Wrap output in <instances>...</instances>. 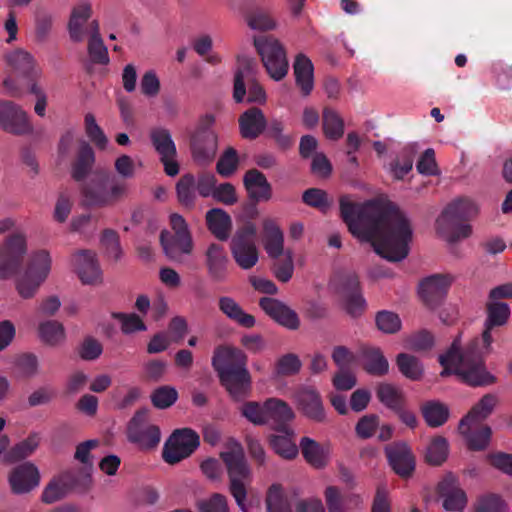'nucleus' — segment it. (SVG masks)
<instances>
[{
    "instance_id": "nucleus-1",
    "label": "nucleus",
    "mask_w": 512,
    "mask_h": 512,
    "mask_svg": "<svg viewBox=\"0 0 512 512\" xmlns=\"http://www.w3.org/2000/svg\"><path fill=\"white\" fill-rule=\"evenodd\" d=\"M340 216L349 232L390 262H399L409 254L412 228L398 209L382 210L372 201L360 203L350 195L339 198Z\"/></svg>"
},
{
    "instance_id": "nucleus-2",
    "label": "nucleus",
    "mask_w": 512,
    "mask_h": 512,
    "mask_svg": "<svg viewBox=\"0 0 512 512\" xmlns=\"http://www.w3.org/2000/svg\"><path fill=\"white\" fill-rule=\"evenodd\" d=\"M479 339H474L461 351L460 338H455L449 349L439 355L438 361L443 367L440 376L457 375L469 386H489L496 382V377L487 371L483 349Z\"/></svg>"
},
{
    "instance_id": "nucleus-3",
    "label": "nucleus",
    "mask_w": 512,
    "mask_h": 512,
    "mask_svg": "<svg viewBox=\"0 0 512 512\" xmlns=\"http://www.w3.org/2000/svg\"><path fill=\"white\" fill-rule=\"evenodd\" d=\"M247 362V355L239 348L220 345L213 352L212 367L220 384L235 401H243L252 389Z\"/></svg>"
},
{
    "instance_id": "nucleus-4",
    "label": "nucleus",
    "mask_w": 512,
    "mask_h": 512,
    "mask_svg": "<svg viewBox=\"0 0 512 512\" xmlns=\"http://www.w3.org/2000/svg\"><path fill=\"white\" fill-rule=\"evenodd\" d=\"M128 184L107 170H96L85 181L80 192L82 204L88 208L112 207L128 195Z\"/></svg>"
},
{
    "instance_id": "nucleus-5",
    "label": "nucleus",
    "mask_w": 512,
    "mask_h": 512,
    "mask_svg": "<svg viewBox=\"0 0 512 512\" xmlns=\"http://www.w3.org/2000/svg\"><path fill=\"white\" fill-rule=\"evenodd\" d=\"M478 214V207L468 198H460L451 202L436 220L438 232L449 242H457L467 238L472 232L471 225L464 222Z\"/></svg>"
},
{
    "instance_id": "nucleus-6",
    "label": "nucleus",
    "mask_w": 512,
    "mask_h": 512,
    "mask_svg": "<svg viewBox=\"0 0 512 512\" xmlns=\"http://www.w3.org/2000/svg\"><path fill=\"white\" fill-rule=\"evenodd\" d=\"M220 458L224 462L229 476V491L239 508L243 512H247L245 505L247 490L244 481L250 477V469L244 451L239 444H236L229 450L221 452Z\"/></svg>"
},
{
    "instance_id": "nucleus-7",
    "label": "nucleus",
    "mask_w": 512,
    "mask_h": 512,
    "mask_svg": "<svg viewBox=\"0 0 512 512\" xmlns=\"http://www.w3.org/2000/svg\"><path fill=\"white\" fill-rule=\"evenodd\" d=\"M215 116L202 115L190 137V149L193 160L199 165L211 163L218 150V136L213 130Z\"/></svg>"
},
{
    "instance_id": "nucleus-8",
    "label": "nucleus",
    "mask_w": 512,
    "mask_h": 512,
    "mask_svg": "<svg viewBox=\"0 0 512 512\" xmlns=\"http://www.w3.org/2000/svg\"><path fill=\"white\" fill-rule=\"evenodd\" d=\"M51 257L48 251L39 250L29 259L27 268L16 280V290L23 299L32 298L47 278L51 269Z\"/></svg>"
},
{
    "instance_id": "nucleus-9",
    "label": "nucleus",
    "mask_w": 512,
    "mask_h": 512,
    "mask_svg": "<svg viewBox=\"0 0 512 512\" xmlns=\"http://www.w3.org/2000/svg\"><path fill=\"white\" fill-rule=\"evenodd\" d=\"M257 226L256 224L244 223L237 227L230 242V251L236 264L249 270L256 265L259 259V252L256 246Z\"/></svg>"
},
{
    "instance_id": "nucleus-10",
    "label": "nucleus",
    "mask_w": 512,
    "mask_h": 512,
    "mask_svg": "<svg viewBox=\"0 0 512 512\" xmlns=\"http://www.w3.org/2000/svg\"><path fill=\"white\" fill-rule=\"evenodd\" d=\"M254 46L270 77L276 81L283 79L289 64L281 43L272 36H259L254 38Z\"/></svg>"
},
{
    "instance_id": "nucleus-11",
    "label": "nucleus",
    "mask_w": 512,
    "mask_h": 512,
    "mask_svg": "<svg viewBox=\"0 0 512 512\" xmlns=\"http://www.w3.org/2000/svg\"><path fill=\"white\" fill-rule=\"evenodd\" d=\"M129 442L137 444L141 449L155 448L160 440L157 425L149 423V409L141 408L129 420L126 429Z\"/></svg>"
},
{
    "instance_id": "nucleus-12",
    "label": "nucleus",
    "mask_w": 512,
    "mask_h": 512,
    "mask_svg": "<svg viewBox=\"0 0 512 512\" xmlns=\"http://www.w3.org/2000/svg\"><path fill=\"white\" fill-rule=\"evenodd\" d=\"M200 445L199 435L190 428L175 430L166 441L162 459L174 465L189 457Z\"/></svg>"
},
{
    "instance_id": "nucleus-13",
    "label": "nucleus",
    "mask_w": 512,
    "mask_h": 512,
    "mask_svg": "<svg viewBox=\"0 0 512 512\" xmlns=\"http://www.w3.org/2000/svg\"><path fill=\"white\" fill-rule=\"evenodd\" d=\"M26 253V240L21 234H14L0 246V279L15 275Z\"/></svg>"
},
{
    "instance_id": "nucleus-14",
    "label": "nucleus",
    "mask_w": 512,
    "mask_h": 512,
    "mask_svg": "<svg viewBox=\"0 0 512 512\" xmlns=\"http://www.w3.org/2000/svg\"><path fill=\"white\" fill-rule=\"evenodd\" d=\"M0 128L17 136L33 132V125L22 107L12 101L2 99H0Z\"/></svg>"
},
{
    "instance_id": "nucleus-15",
    "label": "nucleus",
    "mask_w": 512,
    "mask_h": 512,
    "mask_svg": "<svg viewBox=\"0 0 512 512\" xmlns=\"http://www.w3.org/2000/svg\"><path fill=\"white\" fill-rule=\"evenodd\" d=\"M170 226L174 231V235L171 242L167 245H164L167 231L162 230V248L165 254L172 259L176 258L175 249L181 254H191L194 247L193 239L183 216L178 213H172L170 215Z\"/></svg>"
},
{
    "instance_id": "nucleus-16",
    "label": "nucleus",
    "mask_w": 512,
    "mask_h": 512,
    "mask_svg": "<svg viewBox=\"0 0 512 512\" xmlns=\"http://www.w3.org/2000/svg\"><path fill=\"white\" fill-rule=\"evenodd\" d=\"M453 278L450 275L434 274L421 281L419 295L430 308L439 306L447 296Z\"/></svg>"
},
{
    "instance_id": "nucleus-17",
    "label": "nucleus",
    "mask_w": 512,
    "mask_h": 512,
    "mask_svg": "<svg viewBox=\"0 0 512 512\" xmlns=\"http://www.w3.org/2000/svg\"><path fill=\"white\" fill-rule=\"evenodd\" d=\"M389 465L402 478H409L415 470V457L407 443L398 441L385 447Z\"/></svg>"
},
{
    "instance_id": "nucleus-18",
    "label": "nucleus",
    "mask_w": 512,
    "mask_h": 512,
    "mask_svg": "<svg viewBox=\"0 0 512 512\" xmlns=\"http://www.w3.org/2000/svg\"><path fill=\"white\" fill-rule=\"evenodd\" d=\"M8 480L14 494H26L39 485L40 473L35 464L24 462L11 470Z\"/></svg>"
},
{
    "instance_id": "nucleus-19",
    "label": "nucleus",
    "mask_w": 512,
    "mask_h": 512,
    "mask_svg": "<svg viewBox=\"0 0 512 512\" xmlns=\"http://www.w3.org/2000/svg\"><path fill=\"white\" fill-rule=\"evenodd\" d=\"M438 492L443 499V508L449 512H461L467 505L466 492L459 486L452 474L446 475L438 484Z\"/></svg>"
},
{
    "instance_id": "nucleus-20",
    "label": "nucleus",
    "mask_w": 512,
    "mask_h": 512,
    "mask_svg": "<svg viewBox=\"0 0 512 512\" xmlns=\"http://www.w3.org/2000/svg\"><path fill=\"white\" fill-rule=\"evenodd\" d=\"M259 306L279 325L289 330H297L300 327L298 314L283 302L275 298L262 297Z\"/></svg>"
},
{
    "instance_id": "nucleus-21",
    "label": "nucleus",
    "mask_w": 512,
    "mask_h": 512,
    "mask_svg": "<svg viewBox=\"0 0 512 512\" xmlns=\"http://www.w3.org/2000/svg\"><path fill=\"white\" fill-rule=\"evenodd\" d=\"M487 317L484 323V331L482 333L483 349L486 353L490 351L493 337L491 331L495 327L504 326L510 317L511 310L507 303L499 301H491L486 305Z\"/></svg>"
},
{
    "instance_id": "nucleus-22",
    "label": "nucleus",
    "mask_w": 512,
    "mask_h": 512,
    "mask_svg": "<svg viewBox=\"0 0 512 512\" xmlns=\"http://www.w3.org/2000/svg\"><path fill=\"white\" fill-rule=\"evenodd\" d=\"M72 263L82 283L96 284L101 281L102 273L95 253L91 250H79L74 253Z\"/></svg>"
},
{
    "instance_id": "nucleus-23",
    "label": "nucleus",
    "mask_w": 512,
    "mask_h": 512,
    "mask_svg": "<svg viewBox=\"0 0 512 512\" xmlns=\"http://www.w3.org/2000/svg\"><path fill=\"white\" fill-rule=\"evenodd\" d=\"M266 424L275 431H288L289 422L294 418L291 407L283 400L269 398L265 401Z\"/></svg>"
},
{
    "instance_id": "nucleus-24",
    "label": "nucleus",
    "mask_w": 512,
    "mask_h": 512,
    "mask_svg": "<svg viewBox=\"0 0 512 512\" xmlns=\"http://www.w3.org/2000/svg\"><path fill=\"white\" fill-rule=\"evenodd\" d=\"M243 185L250 201H269L272 198V186L264 173L256 168L249 169L243 176Z\"/></svg>"
},
{
    "instance_id": "nucleus-25",
    "label": "nucleus",
    "mask_w": 512,
    "mask_h": 512,
    "mask_svg": "<svg viewBox=\"0 0 512 512\" xmlns=\"http://www.w3.org/2000/svg\"><path fill=\"white\" fill-rule=\"evenodd\" d=\"M8 65L19 75L28 79L31 83L41 75V69L38 67L34 57L23 49H16L6 56Z\"/></svg>"
},
{
    "instance_id": "nucleus-26",
    "label": "nucleus",
    "mask_w": 512,
    "mask_h": 512,
    "mask_svg": "<svg viewBox=\"0 0 512 512\" xmlns=\"http://www.w3.org/2000/svg\"><path fill=\"white\" fill-rule=\"evenodd\" d=\"M298 407L301 412L315 422L325 420V411L320 394L314 388L305 387L296 395Z\"/></svg>"
},
{
    "instance_id": "nucleus-27",
    "label": "nucleus",
    "mask_w": 512,
    "mask_h": 512,
    "mask_svg": "<svg viewBox=\"0 0 512 512\" xmlns=\"http://www.w3.org/2000/svg\"><path fill=\"white\" fill-rule=\"evenodd\" d=\"M238 122L241 136L249 140L258 138L267 126L265 115L258 107H251L244 111Z\"/></svg>"
},
{
    "instance_id": "nucleus-28",
    "label": "nucleus",
    "mask_w": 512,
    "mask_h": 512,
    "mask_svg": "<svg viewBox=\"0 0 512 512\" xmlns=\"http://www.w3.org/2000/svg\"><path fill=\"white\" fill-rule=\"evenodd\" d=\"M206 265L210 277L216 282L226 279L229 258L225 248L217 243L209 245L206 251Z\"/></svg>"
},
{
    "instance_id": "nucleus-29",
    "label": "nucleus",
    "mask_w": 512,
    "mask_h": 512,
    "mask_svg": "<svg viewBox=\"0 0 512 512\" xmlns=\"http://www.w3.org/2000/svg\"><path fill=\"white\" fill-rule=\"evenodd\" d=\"M263 246L270 258L278 259L284 252V234L275 220L266 218L262 222Z\"/></svg>"
},
{
    "instance_id": "nucleus-30",
    "label": "nucleus",
    "mask_w": 512,
    "mask_h": 512,
    "mask_svg": "<svg viewBox=\"0 0 512 512\" xmlns=\"http://www.w3.org/2000/svg\"><path fill=\"white\" fill-rule=\"evenodd\" d=\"M466 429H459V432L466 440L469 450L482 451L487 448L492 435V430L488 425L476 421H468Z\"/></svg>"
},
{
    "instance_id": "nucleus-31",
    "label": "nucleus",
    "mask_w": 512,
    "mask_h": 512,
    "mask_svg": "<svg viewBox=\"0 0 512 512\" xmlns=\"http://www.w3.org/2000/svg\"><path fill=\"white\" fill-rule=\"evenodd\" d=\"M206 226L219 241H227L231 235L232 218L221 208H212L205 215Z\"/></svg>"
},
{
    "instance_id": "nucleus-32",
    "label": "nucleus",
    "mask_w": 512,
    "mask_h": 512,
    "mask_svg": "<svg viewBox=\"0 0 512 512\" xmlns=\"http://www.w3.org/2000/svg\"><path fill=\"white\" fill-rule=\"evenodd\" d=\"M76 484V479L71 473H64L52 479L44 488L41 500L46 504L55 503L66 496Z\"/></svg>"
},
{
    "instance_id": "nucleus-33",
    "label": "nucleus",
    "mask_w": 512,
    "mask_h": 512,
    "mask_svg": "<svg viewBox=\"0 0 512 512\" xmlns=\"http://www.w3.org/2000/svg\"><path fill=\"white\" fill-rule=\"evenodd\" d=\"M299 447L304 459L314 468L321 469L327 465L329 456L328 446L321 445L309 437H303L300 440Z\"/></svg>"
},
{
    "instance_id": "nucleus-34",
    "label": "nucleus",
    "mask_w": 512,
    "mask_h": 512,
    "mask_svg": "<svg viewBox=\"0 0 512 512\" xmlns=\"http://www.w3.org/2000/svg\"><path fill=\"white\" fill-rule=\"evenodd\" d=\"M219 310L231 321L241 327L252 328L255 326V317L246 313L241 306L231 297L223 296L218 301Z\"/></svg>"
},
{
    "instance_id": "nucleus-35",
    "label": "nucleus",
    "mask_w": 512,
    "mask_h": 512,
    "mask_svg": "<svg viewBox=\"0 0 512 512\" xmlns=\"http://www.w3.org/2000/svg\"><path fill=\"white\" fill-rule=\"evenodd\" d=\"M293 68L297 86L300 88L303 96H308L314 87V68L311 60L303 54H298Z\"/></svg>"
},
{
    "instance_id": "nucleus-36",
    "label": "nucleus",
    "mask_w": 512,
    "mask_h": 512,
    "mask_svg": "<svg viewBox=\"0 0 512 512\" xmlns=\"http://www.w3.org/2000/svg\"><path fill=\"white\" fill-rule=\"evenodd\" d=\"M177 157L178 152L170 132L162 129V167L169 177H175L180 172V163Z\"/></svg>"
},
{
    "instance_id": "nucleus-37",
    "label": "nucleus",
    "mask_w": 512,
    "mask_h": 512,
    "mask_svg": "<svg viewBox=\"0 0 512 512\" xmlns=\"http://www.w3.org/2000/svg\"><path fill=\"white\" fill-rule=\"evenodd\" d=\"M363 369L370 375L383 376L388 373L389 363L380 348L363 347L361 349Z\"/></svg>"
},
{
    "instance_id": "nucleus-38",
    "label": "nucleus",
    "mask_w": 512,
    "mask_h": 512,
    "mask_svg": "<svg viewBox=\"0 0 512 512\" xmlns=\"http://www.w3.org/2000/svg\"><path fill=\"white\" fill-rule=\"evenodd\" d=\"M269 437V444L273 451L280 457L291 460L298 455V447L293 441L294 430L290 427L288 431H277Z\"/></svg>"
},
{
    "instance_id": "nucleus-39",
    "label": "nucleus",
    "mask_w": 512,
    "mask_h": 512,
    "mask_svg": "<svg viewBox=\"0 0 512 512\" xmlns=\"http://www.w3.org/2000/svg\"><path fill=\"white\" fill-rule=\"evenodd\" d=\"M420 411L425 423L431 428L443 426L448 421L450 415L449 407L438 400L424 402L420 407Z\"/></svg>"
},
{
    "instance_id": "nucleus-40",
    "label": "nucleus",
    "mask_w": 512,
    "mask_h": 512,
    "mask_svg": "<svg viewBox=\"0 0 512 512\" xmlns=\"http://www.w3.org/2000/svg\"><path fill=\"white\" fill-rule=\"evenodd\" d=\"M95 163V153L92 147L85 141L81 142L77 157L72 164V178L77 181H83L91 172Z\"/></svg>"
},
{
    "instance_id": "nucleus-41",
    "label": "nucleus",
    "mask_w": 512,
    "mask_h": 512,
    "mask_svg": "<svg viewBox=\"0 0 512 512\" xmlns=\"http://www.w3.org/2000/svg\"><path fill=\"white\" fill-rule=\"evenodd\" d=\"M92 7L89 3H82L76 6L71 13L70 20L68 23V31L70 39L73 42H82L86 31L83 25L91 17Z\"/></svg>"
},
{
    "instance_id": "nucleus-42",
    "label": "nucleus",
    "mask_w": 512,
    "mask_h": 512,
    "mask_svg": "<svg viewBox=\"0 0 512 512\" xmlns=\"http://www.w3.org/2000/svg\"><path fill=\"white\" fill-rule=\"evenodd\" d=\"M498 403V397L495 394L488 393L485 394L479 401L476 403L468 414L463 417L459 423V429H466V423L468 421H476L482 423L494 410L495 406Z\"/></svg>"
},
{
    "instance_id": "nucleus-43",
    "label": "nucleus",
    "mask_w": 512,
    "mask_h": 512,
    "mask_svg": "<svg viewBox=\"0 0 512 512\" xmlns=\"http://www.w3.org/2000/svg\"><path fill=\"white\" fill-rule=\"evenodd\" d=\"M40 436L38 433H31L27 438L15 444L4 454V460L9 463H16L31 456L38 448Z\"/></svg>"
},
{
    "instance_id": "nucleus-44",
    "label": "nucleus",
    "mask_w": 512,
    "mask_h": 512,
    "mask_svg": "<svg viewBox=\"0 0 512 512\" xmlns=\"http://www.w3.org/2000/svg\"><path fill=\"white\" fill-rule=\"evenodd\" d=\"M399 372L411 381H420L424 376V366L419 358L409 353H399L396 356Z\"/></svg>"
},
{
    "instance_id": "nucleus-45",
    "label": "nucleus",
    "mask_w": 512,
    "mask_h": 512,
    "mask_svg": "<svg viewBox=\"0 0 512 512\" xmlns=\"http://www.w3.org/2000/svg\"><path fill=\"white\" fill-rule=\"evenodd\" d=\"M238 69L234 77L233 98L237 103L243 101L246 95V86L244 79L253 71L255 61L246 56H238Z\"/></svg>"
},
{
    "instance_id": "nucleus-46",
    "label": "nucleus",
    "mask_w": 512,
    "mask_h": 512,
    "mask_svg": "<svg viewBox=\"0 0 512 512\" xmlns=\"http://www.w3.org/2000/svg\"><path fill=\"white\" fill-rule=\"evenodd\" d=\"M322 126L324 135L329 140H339L344 134V121L342 117L329 107L323 109Z\"/></svg>"
},
{
    "instance_id": "nucleus-47",
    "label": "nucleus",
    "mask_w": 512,
    "mask_h": 512,
    "mask_svg": "<svg viewBox=\"0 0 512 512\" xmlns=\"http://www.w3.org/2000/svg\"><path fill=\"white\" fill-rule=\"evenodd\" d=\"M331 284L334 286L336 293L342 299L362 292L359 278L354 272H343L338 274L331 280Z\"/></svg>"
},
{
    "instance_id": "nucleus-48",
    "label": "nucleus",
    "mask_w": 512,
    "mask_h": 512,
    "mask_svg": "<svg viewBox=\"0 0 512 512\" xmlns=\"http://www.w3.org/2000/svg\"><path fill=\"white\" fill-rule=\"evenodd\" d=\"M376 395L378 400L393 412L406 403L402 391L389 383L380 384L377 387Z\"/></svg>"
},
{
    "instance_id": "nucleus-49",
    "label": "nucleus",
    "mask_w": 512,
    "mask_h": 512,
    "mask_svg": "<svg viewBox=\"0 0 512 512\" xmlns=\"http://www.w3.org/2000/svg\"><path fill=\"white\" fill-rule=\"evenodd\" d=\"M195 177L192 174L183 175L176 184V192L179 202L186 206L192 207L195 203Z\"/></svg>"
},
{
    "instance_id": "nucleus-50",
    "label": "nucleus",
    "mask_w": 512,
    "mask_h": 512,
    "mask_svg": "<svg viewBox=\"0 0 512 512\" xmlns=\"http://www.w3.org/2000/svg\"><path fill=\"white\" fill-rule=\"evenodd\" d=\"M302 367L299 357L294 353H287L281 356L273 371L275 377H287L297 374Z\"/></svg>"
},
{
    "instance_id": "nucleus-51",
    "label": "nucleus",
    "mask_w": 512,
    "mask_h": 512,
    "mask_svg": "<svg viewBox=\"0 0 512 512\" xmlns=\"http://www.w3.org/2000/svg\"><path fill=\"white\" fill-rule=\"evenodd\" d=\"M39 334L42 341L51 346L57 345L65 337L63 325L55 320L41 323L39 326Z\"/></svg>"
},
{
    "instance_id": "nucleus-52",
    "label": "nucleus",
    "mask_w": 512,
    "mask_h": 512,
    "mask_svg": "<svg viewBox=\"0 0 512 512\" xmlns=\"http://www.w3.org/2000/svg\"><path fill=\"white\" fill-rule=\"evenodd\" d=\"M266 505L268 512H292L288 499L283 495L280 486L275 484L268 490Z\"/></svg>"
},
{
    "instance_id": "nucleus-53",
    "label": "nucleus",
    "mask_w": 512,
    "mask_h": 512,
    "mask_svg": "<svg viewBox=\"0 0 512 512\" xmlns=\"http://www.w3.org/2000/svg\"><path fill=\"white\" fill-rule=\"evenodd\" d=\"M448 455V442L442 436L435 437L427 448L426 460L432 465H441Z\"/></svg>"
},
{
    "instance_id": "nucleus-54",
    "label": "nucleus",
    "mask_w": 512,
    "mask_h": 512,
    "mask_svg": "<svg viewBox=\"0 0 512 512\" xmlns=\"http://www.w3.org/2000/svg\"><path fill=\"white\" fill-rule=\"evenodd\" d=\"M84 123L88 138L95 144L98 149H105L108 144V138L104 134L101 127L96 123L94 115L91 113L86 114Z\"/></svg>"
},
{
    "instance_id": "nucleus-55",
    "label": "nucleus",
    "mask_w": 512,
    "mask_h": 512,
    "mask_svg": "<svg viewBox=\"0 0 512 512\" xmlns=\"http://www.w3.org/2000/svg\"><path fill=\"white\" fill-rule=\"evenodd\" d=\"M239 164L237 151L233 147L227 148L220 156L216 170L222 177H230L237 170Z\"/></svg>"
},
{
    "instance_id": "nucleus-56",
    "label": "nucleus",
    "mask_w": 512,
    "mask_h": 512,
    "mask_svg": "<svg viewBox=\"0 0 512 512\" xmlns=\"http://www.w3.org/2000/svg\"><path fill=\"white\" fill-rule=\"evenodd\" d=\"M375 322L377 328L386 334H394L401 329V320L399 316L391 311H379L376 314Z\"/></svg>"
},
{
    "instance_id": "nucleus-57",
    "label": "nucleus",
    "mask_w": 512,
    "mask_h": 512,
    "mask_svg": "<svg viewBox=\"0 0 512 512\" xmlns=\"http://www.w3.org/2000/svg\"><path fill=\"white\" fill-rule=\"evenodd\" d=\"M267 135L272 138L280 149L286 150L293 145V139L283 134L284 124L281 120L272 119L266 126Z\"/></svg>"
},
{
    "instance_id": "nucleus-58",
    "label": "nucleus",
    "mask_w": 512,
    "mask_h": 512,
    "mask_svg": "<svg viewBox=\"0 0 512 512\" xmlns=\"http://www.w3.org/2000/svg\"><path fill=\"white\" fill-rule=\"evenodd\" d=\"M302 201L313 208L325 212L330 207L327 193L319 188H309L302 194Z\"/></svg>"
},
{
    "instance_id": "nucleus-59",
    "label": "nucleus",
    "mask_w": 512,
    "mask_h": 512,
    "mask_svg": "<svg viewBox=\"0 0 512 512\" xmlns=\"http://www.w3.org/2000/svg\"><path fill=\"white\" fill-rule=\"evenodd\" d=\"M407 347L415 352L430 350L434 345V336L428 330L411 334L406 340Z\"/></svg>"
},
{
    "instance_id": "nucleus-60",
    "label": "nucleus",
    "mask_w": 512,
    "mask_h": 512,
    "mask_svg": "<svg viewBox=\"0 0 512 512\" xmlns=\"http://www.w3.org/2000/svg\"><path fill=\"white\" fill-rule=\"evenodd\" d=\"M242 415L254 425H266L265 402L249 401L241 408Z\"/></svg>"
},
{
    "instance_id": "nucleus-61",
    "label": "nucleus",
    "mask_w": 512,
    "mask_h": 512,
    "mask_svg": "<svg viewBox=\"0 0 512 512\" xmlns=\"http://www.w3.org/2000/svg\"><path fill=\"white\" fill-rule=\"evenodd\" d=\"M475 512H507L500 496L494 493L484 494L478 497L475 504Z\"/></svg>"
},
{
    "instance_id": "nucleus-62",
    "label": "nucleus",
    "mask_w": 512,
    "mask_h": 512,
    "mask_svg": "<svg viewBox=\"0 0 512 512\" xmlns=\"http://www.w3.org/2000/svg\"><path fill=\"white\" fill-rule=\"evenodd\" d=\"M87 51L91 62L94 64L107 65L110 61L108 49L102 38L88 39Z\"/></svg>"
},
{
    "instance_id": "nucleus-63",
    "label": "nucleus",
    "mask_w": 512,
    "mask_h": 512,
    "mask_svg": "<svg viewBox=\"0 0 512 512\" xmlns=\"http://www.w3.org/2000/svg\"><path fill=\"white\" fill-rule=\"evenodd\" d=\"M114 317L120 321L121 330L124 334H132L138 331H145L146 325L139 315L135 313H117Z\"/></svg>"
},
{
    "instance_id": "nucleus-64",
    "label": "nucleus",
    "mask_w": 512,
    "mask_h": 512,
    "mask_svg": "<svg viewBox=\"0 0 512 512\" xmlns=\"http://www.w3.org/2000/svg\"><path fill=\"white\" fill-rule=\"evenodd\" d=\"M196 507L200 512H222L228 507L227 499L220 493H214L210 498L199 500Z\"/></svg>"
}]
</instances>
